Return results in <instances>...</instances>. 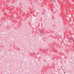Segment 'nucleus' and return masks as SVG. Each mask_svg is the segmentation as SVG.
I'll return each mask as SVG.
<instances>
[{
  "label": "nucleus",
  "instance_id": "f03ea898",
  "mask_svg": "<svg viewBox=\"0 0 74 74\" xmlns=\"http://www.w3.org/2000/svg\"><path fill=\"white\" fill-rule=\"evenodd\" d=\"M42 14H44V13H42Z\"/></svg>",
  "mask_w": 74,
  "mask_h": 74
},
{
  "label": "nucleus",
  "instance_id": "f257e3e1",
  "mask_svg": "<svg viewBox=\"0 0 74 74\" xmlns=\"http://www.w3.org/2000/svg\"><path fill=\"white\" fill-rule=\"evenodd\" d=\"M71 41H73V39L71 38Z\"/></svg>",
  "mask_w": 74,
  "mask_h": 74
}]
</instances>
